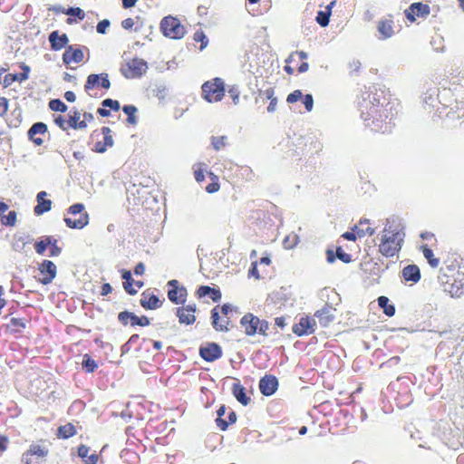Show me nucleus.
I'll return each instance as SVG.
<instances>
[{
	"mask_svg": "<svg viewBox=\"0 0 464 464\" xmlns=\"http://www.w3.org/2000/svg\"><path fill=\"white\" fill-rule=\"evenodd\" d=\"M361 117L365 125L373 132L386 133L392 129V119L397 114L392 112L394 104L387 102L384 91H365L359 102Z\"/></svg>",
	"mask_w": 464,
	"mask_h": 464,
	"instance_id": "1",
	"label": "nucleus"
},
{
	"mask_svg": "<svg viewBox=\"0 0 464 464\" xmlns=\"http://www.w3.org/2000/svg\"><path fill=\"white\" fill-rule=\"evenodd\" d=\"M405 237V227L395 218L387 219L377 237L379 253L385 257H393L401 249Z\"/></svg>",
	"mask_w": 464,
	"mask_h": 464,
	"instance_id": "2",
	"label": "nucleus"
},
{
	"mask_svg": "<svg viewBox=\"0 0 464 464\" xmlns=\"http://www.w3.org/2000/svg\"><path fill=\"white\" fill-rule=\"evenodd\" d=\"M241 327L248 336H253L256 334L260 335H267L269 324L267 321L261 320L251 313L246 314L240 320Z\"/></svg>",
	"mask_w": 464,
	"mask_h": 464,
	"instance_id": "3",
	"label": "nucleus"
},
{
	"mask_svg": "<svg viewBox=\"0 0 464 464\" xmlns=\"http://www.w3.org/2000/svg\"><path fill=\"white\" fill-rule=\"evenodd\" d=\"M201 90L204 100L208 102H218L225 95V83L221 78L216 77L204 82Z\"/></svg>",
	"mask_w": 464,
	"mask_h": 464,
	"instance_id": "4",
	"label": "nucleus"
},
{
	"mask_svg": "<svg viewBox=\"0 0 464 464\" xmlns=\"http://www.w3.org/2000/svg\"><path fill=\"white\" fill-rule=\"evenodd\" d=\"M68 214L74 216L64 218L66 226L70 228L82 229L89 223V215L84 211V205L82 203H76L72 205L68 209Z\"/></svg>",
	"mask_w": 464,
	"mask_h": 464,
	"instance_id": "5",
	"label": "nucleus"
},
{
	"mask_svg": "<svg viewBox=\"0 0 464 464\" xmlns=\"http://www.w3.org/2000/svg\"><path fill=\"white\" fill-rule=\"evenodd\" d=\"M160 29L162 34L171 39H181L186 33L184 25L173 16H166L161 20Z\"/></svg>",
	"mask_w": 464,
	"mask_h": 464,
	"instance_id": "6",
	"label": "nucleus"
},
{
	"mask_svg": "<svg viewBox=\"0 0 464 464\" xmlns=\"http://www.w3.org/2000/svg\"><path fill=\"white\" fill-rule=\"evenodd\" d=\"M147 63L140 58L130 59L121 67V74L127 79L140 78L147 72Z\"/></svg>",
	"mask_w": 464,
	"mask_h": 464,
	"instance_id": "7",
	"label": "nucleus"
},
{
	"mask_svg": "<svg viewBox=\"0 0 464 464\" xmlns=\"http://www.w3.org/2000/svg\"><path fill=\"white\" fill-rule=\"evenodd\" d=\"M49 450L46 447L32 443L21 458L22 464H43L47 457Z\"/></svg>",
	"mask_w": 464,
	"mask_h": 464,
	"instance_id": "8",
	"label": "nucleus"
},
{
	"mask_svg": "<svg viewBox=\"0 0 464 464\" xmlns=\"http://www.w3.org/2000/svg\"><path fill=\"white\" fill-rule=\"evenodd\" d=\"M169 291L168 297L169 299L176 304H184L187 296V290L184 286H180L178 280H170L168 282Z\"/></svg>",
	"mask_w": 464,
	"mask_h": 464,
	"instance_id": "9",
	"label": "nucleus"
},
{
	"mask_svg": "<svg viewBox=\"0 0 464 464\" xmlns=\"http://www.w3.org/2000/svg\"><path fill=\"white\" fill-rule=\"evenodd\" d=\"M296 57L299 61H302L301 64L297 68L298 72H305L309 68L308 63L304 62V60L307 58V53L304 51L294 52L285 60L286 65L284 67L285 72L289 75H292L295 72V69L289 65V63H295L296 61Z\"/></svg>",
	"mask_w": 464,
	"mask_h": 464,
	"instance_id": "10",
	"label": "nucleus"
},
{
	"mask_svg": "<svg viewBox=\"0 0 464 464\" xmlns=\"http://www.w3.org/2000/svg\"><path fill=\"white\" fill-rule=\"evenodd\" d=\"M42 277L38 281L43 285L50 284L56 276L57 268L54 263L51 260H44L38 267Z\"/></svg>",
	"mask_w": 464,
	"mask_h": 464,
	"instance_id": "11",
	"label": "nucleus"
},
{
	"mask_svg": "<svg viewBox=\"0 0 464 464\" xmlns=\"http://www.w3.org/2000/svg\"><path fill=\"white\" fill-rule=\"evenodd\" d=\"M96 87H102L105 90H109L111 88V82L109 80L108 73H101V74H90L87 77L86 82L84 84V89L86 92L92 90Z\"/></svg>",
	"mask_w": 464,
	"mask_h": 464,
	"instance_id": "12",
	"label": "nucleus"
},
{
	"mask_svg": "<svg viewBox=\"0 0 464 464\" xmlns=\"http://www.w3.org/2000/svg\"><path fill=\"white\" fill-rule=\"evenodd\" d=\"M197 305L188 304L177 308L176 315L180 324L191 325L196 322Z\"/></svg>",
	"mask_w": 464,
	"mask_h": 464,
	"instance_id": "13",
	"label": "nucleus"
},
{
	"mask_svg": "<svg viewBox=\"0 0 464 464\" xmlns=\"http://www.w3.org/2000/svg\"><path fill=\"white\" fill-rule=\"evenodd\" d=\"M83 49L86 47H74L73 45H68L63 54V62L65 65L71 63H81L84 60Z\"/></svg>",
	"mask_w": 464,
	"mask_h": 464,
	"instance_id": "14",
	"label": "nucleus"
},
{
	"mask_svg": "<svg viewBox=\"0 0 464 464\" xmlns=\"http://www.w3.org/2000/svg\"><path fill=\"white\" fill-rule=\"evenodd\" d=\"M315 321L309 317L304 316L299 322L293 325L292 331L297 336L309 335L314 332Z\"/></svg>",
	"mask_w": 464,
	"mask_h": 464,
	"instance_id": "15",
	"label": "nucleus"
},
{
	"mask_svg": "<svg viewBox=\"0 0 464 464\" xmlns=\"http://www.w3.org/2000/svg\"><path fill=\"white\" fill-rule=\"evenodd\" d=\"M199 355L206 362H214L222 356V349L216 343H209L199 348Z\"/></svg>",
	"mask_w": 464,
	"mask_h": 464,
	"instance_id": "16",
	"label": "nucleus"
},
{
	"mask_svg": "<svg viewBox=\"0 0 464 464\" xmlns=\"http://www.w3.org/2000/svg\"><path fill=\"white\" fill-rule=\"evenodd\" d=\"M430 12V8L428 5L420 2L413 3L408 9L405 10V15L408 20L414 22L416 17H425Z\"/></svg>",
	"mask_w": 464,
	"mask_h": 464,
	"instance_id": "17",
	"label": "nucleus"
},
{
	"mask_svg": "<svg viewBox=\"0 0 464 464\" xmlns=\"http://www.w3.org/2000/svg\"><path fill=\"white\" fill-rule=\"evenodd\" d=\"M278 388V380L272 374H266L259 381L260 392L265 396L273 395Z\"/></svg>",
	"mask_w": 464,
	"mask_h": 464,
	"instance_id": "18",
	"label": "nucleus"
},
{
	"mask_svg": "<svg viewBox=\"0 0 464 464\" xmlns=\"http://www.w3.org/2000/svg\"><path fill=\"white\" fill-rule=\"evenodd\" d=\"M227 411L225 405H221L217 411L218 417L216 419V424L221 430H227L229 425L235 423L237 421V415L234 411H229L227 417L226 419L223 418Z\"/></svg>",
	"mask_w": 464,
	"mask_h": 464,
	"instance_id": "19",
	"label": "nucleus"
},
{
	"mask_svg": "<svg viewBox=\"0 0 464 464\" xmlns=\"http://www.w3.org/2000/svg\"><path fill=\"white\" fill-rule=\"evenodd\" d=\"M377 30L381 39H388L394 34V21L392 15L381 19L377 24Z\"/></svg>",
	"mask_w": 464,
	"mask_h": 464,
	"instance_id": "20",
	"label": "nucleus"
},
{
	"mask_svg": "<svg viewBox=\"0 0 464 464\" xmlns=\"http://www.w3.org/2000/svg\"><path fill=\"white\" fill-rule=\"evenodd\" d=\"M101 131L103 135V140L96 141L93 148V151L97 153H103L108 148L113 146V138L111 129L109 127H102Z\"/></svg>",
	"mask_w": 464,
	"mask_h": 464,
	"instance_id": "21",
	"label": "nucleus"
},
{
	"mask_svg": "<svg viewBox=\"0 0 464 464\" xmlns=\"http://www.w3.org/2000/svg\"><path fill=\"white\" fill-rule=\"evenodd\" d=\"M140 303L146 310H154L160 307L162 304V301L150 290H146L141 294Z\"/></svg>",
	"mask_w": 464,
	"mask_h": 464,
	"instance_id": "22",
	"label": "nucleus"
},
{
	"mask_svg": "<svg viewBox=\"0 0 464 464\" xmlns=\"http://www.w3.org/2000/svg\"><path fill=\"white\" fill-rule=\"evenodd\" d=\"M302 98H303V103L305 107L306 111H308V112L312 111V110L314 108V98H313L312 94H305L304 96L300 90H295L287 95L286 102L288 103H295Z\"/></svg>",
	"mask_w": 464,
	"mask_h": 464,
	"instance_id": "23",
	"label": "nucleus"
},
{
	"mask_svg": "<svg viewBox=\"0 0 464 464\" xmlns=\"http://www.w3.org/2000/svg\"><path fill=\"white\" fill-rule=\"evenodd\" d=\"M47 132V125L44 122H36L32 125L28 130V138L34 145L41 146L44 143V140L38 135H44Z\"/></svg>",
	"mask_w": 464,
	"mask_h": 464,
	"instance_id": "24",
	"label": "nucleus"
},
{
	"mask_svg": "<svg viewBox=\"0 0 464 464\" xmlns=\"http://www.w3.org/2000/svg\"><path fill=\"white\" fill-rule=\"evenodd\" d=\"M91 452V448L85 444L77 447V456L82 459L83 464H98L100 456L96 452Z\"/></svg>",
	"mask_w": 464,
	"mask_h": 464,
	"instance_id": "25",
	"label": "nucleus"
},
{
	"mask_svg": "<svg viewBox=\"0 0 464 464\" xmlns=\"http://www.w3.org/2000/svg\"><path fill=\"white\" fill-rule=\"evenodd\" d=\"M401 277L411 285L417 284L421 277L420 270L417 265H408L401 270Z\"/></svg>",
	"mask_w": 464,
	"mask_h": 464,
	"instance_id": "26",
	"label": "nucleus"
},
{
	"mask_svg": "<svg viewBox=\"0 0 464 464\" xmlns=\"http://www.w3.org/2000/svg\"><path fill=\"white\" fill-rule=\"evenodd\" d=\"M51 48L53 51H60L63 47H67L69 38L66 34H60L58 31H53L49 34L48 37Z\"/></svg>",
	"mask_w": 464,
	"mask_h": 464,
	"instance_id": "27",
	"label": "nucleus"
},
{
	"mask_svg": "<svg viewBox=\"0 0 464 464\" xmlns=\"http://www.w3.org/2000/svg\"><path fill=\"white\" fill-rule=\"evenodd\" d=\"M47 193L40 191L36 196L37 205L34 207V214L37 216L43 215L49 211L52 208V201L46 198Z\"/></svg>",
	"mask_w": 464,
	"mask_h": 464,
	"instance_id": "28",
	"label": "nucleus"
},
{
	"mask_svg": "<svg viewBox=\"0 0 464 464\" xmlns=\"http://www.w3.org/2000/svg\"><path fill=\"white\" fill-rule=\"evenodd\" d=\"M8 208L6 203L0 201V222L4 226L13 227L16 223L17 214L14 210H12L6 216L4 215Z\"/></svg>",
	"mask_w": 464,
	"mask_h": 464,
	"instance_id": "29",
	"label": "nucleus"
},
{
	"mask_svg": "<svg viewBox=\"0 0 464 464\" xmlns=\"http://www.w3.org/2000/svg\"><path fill=\"white\" fill-rule=\"evenodd\" d=\"M21 68L24 71L23 72L8 73L4 77V84L5 87L11 85L14 82H22L28 79V74L30 72L29 66L24 63Z\"/></svg>",
	"mask_w": 464,
	"mask_h": 464,
	"instance_id": "30",
	"label": "nucleus"
},
{
	"mask_svg": "<svg viewBox=\"0 0 464 464\" xmlns=\"http://www.w3.org/2000/svg\"><path fill=\"white\" fill-rule=\"evenodd\" d=\"M196 295L198 298L209 296L213 302L221 299V292L218 288L210 287L208 285H201L198 288Z\"/></svg>",
	"mask_w": 464,
	"mask_h": 464,
	"instance_id": "31",
	"label": "nucleus"
},
{
	"mask_svg": "<svg viewBox=\"0 0 464 464\" xmlns=\"http://www.w3.org/2000/svg\"><path fill=\"white\" fill-rule=\"evenodd\" d=\"M77 434V428L72 422L58 427L56 437L61 440H68Z\"/></svg>",
	"mask_w": 464,
	"mask_h": 464,
	"instance_id": "32",
	"label": "nucleus"
},
{
	"mask_svg": "<svg viewBox=\"0 0 464 464\" xmlns=\"http://www.w3.org/2000/svg\"><path fill=\"white\" fill-rule=\"evenodd\" d=\"M212 325L217 331H227L228 322L220 318L218 306L214 307L211 310Z\"/></svg>",
	"mask_w": 464,
	"mask_h": 464,
	"instance_id": "33",
	"label": "nucleus"
},
{
	"mask_svg": "<svg viewBox=\"0 0 464 464\" xmlns=\"http://www.w3.org/2000/svg\"><path fill=\"white\" fill-rule=\"evenodd\" d=\"M326 256H327L328 263H333L336 257L346 264H348L352 261V256L348 253H345L341 246L336 248L335 255L333 250H330V249L327 250Z\"/></svg>",
	"mask_w": 464,
	"mask_h": 464,
	"instance_id": "34",
	"label": "nucleus"
},
{
	"mask_svg": "<svg viewBox=\"0 0 464 464\" xmlns=\"http://www.w3.org/2000/svg\"><path fill=\"white\" fill-rule=\"evenodd\" d=\"M232 393L236 399L244 406L249 403L250 398L246 395V389L240 383L233 384Z\"/></svg>",
	"mask_w": 464,
	"mask_h": 464,
	"instance_id": "35",
	"label": "nucleus"
},
{
	"mask_svg": "<svg viewBox=\"0 0 464 464\" xmlns=\"http://www.w3.org/2000/svg\"><path fill=\"white\" fill-rule=\"evenodd\" d=\"M353 230L355 231L359 237H363L366 235L372 236L374 233V229L371 227L368 220H360V222L353 227Z\"/></svg>",
	"mask_w": 464,
	"mask_h": 464,
	"instance_id": "36",
	"label": "nucleus"
},
{
	"mask_svg": "<svg viewBox=\"0 0 464 464\" xmlns=\"http://www.w3.org/2000/svg\"><path fill=\"white\" fill-rule=\"evenodd\" d=\"M69 128L74 130H82L86 128L85 121L81 120V113L78 111H74L68 119Z\"/></svg>",
	"mask_w": 464,
	"mask_h": 464,
	"instance_id": "37",
	"label": "nucleus"
},
{
	"mask_svg": "<svg viewBox=\"0 0 464 464\" xmlns=\"http://www.w3.org/2000/svg\"><path fill=\"white\" fill-rule=\"evenodd\" d=\"M420 250L432 268H437L440 266V258L435 257L433 251L427 245H422Z\"/></svg>",
	"mask_w": 464,
	"mask_h": 464,
	"instance_id": "38",
	"label": "nucleus"
},
{
	"mask_svg": "<svg viewBox=\"0 0 464 464\" xmlns=\"http://www.w3.org/2000/svg\"><path fill=\"white\" fill-rule=\"evenodd\" d=\"M378 304L383 310V313L391 317L395 314V307L393 304H390V300L386 296H380L378 298Z\"/></svg>",
	"mask_w": 464,
	"mask_h": 464,
	"instance_id": "39",
	"label": "nucleus"
},
{
	"mask_svg": "<svg viewBox=\"0 0 464 464\" xmlns=\"http://www.w3.org/2000/svg\"><path fill=\"white\" fill-rule=\"evenodd\" d=\"M136 318H137V315L134 313L128 312V311L121 312L118 314V320L123 325H127L130 324L131 326H135L134 319H136Z\"/></svg>",
	"mask_w": 464,
	"mask_h": 464,
	"instance_id": "40",
	"label": "nucleus"
},
{
	"mask_svg": "<svg viewBox=\"0 0 464 464\" xmlns=\"http://www.w3.org/2000/svg\"><path fill=\"white\" fill-rule=\"evenodd\" d=\"M264 94L267 100L270 101L269 105L267 106L268 112H274L276 110L277 106V98L275 96L274 88L270 87L265 90Z\"/></svg>",
	"mask_w": 464,
	"mask_h": 464,
	"instance_id": "41",
	"label": "nucleus"
},
{
	"mask_svg": "<svg viewBox=\"0 0 464 464\" xmlns=\"http://www.w3.org/2000/svg\"><path fill=\"white\" fill-rule=\"evenodd\" d=\"M208 175L211 179V183H209L206 187V191L210 194L218 191L220 188V185L218 182V177L217 175H215L213 172H208Z\"/></svg>",
	"mask_w": 464,
	"mask_h": 464,
	"instance_id": "42",
	"label": "nucleus"
},
{
	"mask_svg": "<svg viewBox=\"0 0 464 464\" xmlns=\"http://www.w3.org/2000/svg\"><path fill=\"white\" fill-rule=\"evenodd\" d=\"M82 365L83 370L88 373L93 372L98 367L96 362L93 359H92L88 354H85L83 356Z\"/></svg>",
	"mask_w": 464,
	"mask_h": 464,
	"instance_id": "43",
	"label": "nucleus"
},
{
	"mask_svg": "<svg viewBox=\"0 0 464 464\" xmlns=\"http://www.w3.org/2000/svg\"><path fill=\"white\" fill-rule=\"evenodd\" d=\"M52 244V237H45L44 239L34 244V249L37 254L43 255L46 248Z\"/></svg>",
	"mask_w": 464,
	"mask_h": 464,
	"instance_id": "44",
	"label": "nucleus"
},
{
	"mask_svg": "<svg viewBox=\"0 0 464 464\" xmlns=\"http://www.w3.org/2000/svg\"><path fill=\"white\" fill-rule=\"evenodd\" d=\"M211 144L215 150H220L227 144V136H213L211 137Z\"/></svg>",
	"mask_w": 464,
	"mask_h": 464,
	"instance_id": "45",
	"label": "nucleus"
},
{
	"mask_svg": "<svg viewBox=\"0 0 464 464\" xmlns=\"http://www.w3.org/2000/svg\"><path fill=\"white\" fill-rule=\"evenodd\" d=\"M122 111L128 115L127 121L130 124L134 125L137 123V118L135 116L137 108L134 105H125Z\"/></svg>",
	"mask_w": 464,
	"mask_h": 464,
	"instance_id": "46",
	"label": "nucleus"
},
{
	"mask_svg": "<svg viewBox=\"0 0 464 464\" xmlns=\"http://www.w3.org/2000/svg\"><path fill=\"white\" fill-rule=\"evenodd\" d=\"M315 316L319 319L320 324L324 325H327L334 319V315L329 314L328 309L317 311Z\"/></svg>",
	"mask_w": 464,
	"mask_h": 464,
	"instance_id": "47",
	"label": "nucleus"
},
{
	"mask_svg": "<svg viewBox=\"0 0 464 464\" xmlns=\"http://www.w3.org/2000/svg\"><path fill=\"white\" fill-rule=\"evenodd\" d=\"M193 40L197 43H200L199 50L205 49L208 44V39L202 30H198L193 35Z\"/></svg>",
	"mask_w": 464,
	"mask_h": 464,
	"instance_id": "48",
	"label": "nucleus"
},
{
	"mask_svg": "<svg viewBox=\"0 0 464 464\" xmlns=\"http://www.w3.org/2000/svg\"><path fill=\"white\" fill-rule=\"evenodd\" d=\"M49 108L53 111L65 112L67 111V105L59 99L51 100L49 102Z\"/></svg>",
	"mask_w": 464,
	"mask_h": 464,
	"instance_id": "49",
	"label": "nucleus"
},
{
	"mask_svg": "<svg viewBox=\"0 0 464 464\" xmlns=\"http://www.w3.org/2000/svg\"><path fill=\"white\" fill-rule=\"evenodd\" d=\"M206 165L204 163H198L194 166V177L198 182H202L205 179L204 170Z\"/></svg>",
	"mask_w": 464,
	"mask_h": 464,
	"instance_id": "50",
	"label": "nucleus"
},
{
	"mask_svg": "<svg viewBox=\"0 0 464 464\" xmlns=\"http://www.w3.org/2000/svg\"><path fill=\"white\" fill-rule=\"evenodd\" d=\"M330 15L331 11H319L317 13L316 21L321 26L324 27L329 24Z\"/></svg>",
	"mask_w": 464,
	"mask_h": 464,
	"instance_id": "51",
	"label": "nucleus"
},
{
	"mask_svg": "<svg viewBox=\"0 0 464 464\" xmlns=\"http://www.w3.org/2000/svg\"><path fill=\"white\" fill-rule=\"evenodd\" d=\"M68 15L76 16L79 20H82L85 17V14L80 7H70L63 12Z\"/></svg>",
	"mask_w": 464,
	"mask_h": 464,
	"instance_id": "52",
	"label": "nucleus"
},
{
	"mask_svg": "<svg viewBox=\"0 0 464 464\" xmlns=\"http://www.w3.org/2000/svg\"><path fill=\"white\" fill-rule=\"evenodd\" d=\"M11 326L14 327L15 331H19L20 329H24L26 326V321L23 318H12L10 321Z\"/></svg>",
	"mask_w": 464,
	"mask_h": 464,
	"instance_id": "53",
	"label": "nucleus"
},
{
	"mask_svg": "<svg viewBox=\"0 0 464 464\" xmlns=\"http://www.w3.org/2000/svg\"><path fill=\"white\" fill-rule=\"evenodd\" d=\"M102 105L105 108H110L115 111L120 110V102L112 99H105L102 102Z\"/></svg>",
	"mask_w": 464,
	"mask_h": 464,
	"instance_id": "54",
	"label": "nucleus"
},
{
	"mask_svg": "<svg viewBox=\"0 0 464 464\" xmlns=\"http://www.w3.org/2000/svg\"><path fill=\"white\" fill-rule=\"evenodd\" d=\"M123 288L130 295H134L138 292V289H136L134 287V279L133 278H131V280H130L128 282H123Z\"/></svg>",
	"mask_w": 464,
	"mask_h": 464,
	"instance_id": "55",
	"label": "nucleus"
},
{
	"mask_svg": "<svg viewBox=\"0 0 464 464\" xmlns=\"http://www.w3.org/2000/svg\"><path fill=\"white\" fill-rule=\"evenodd\" d=\"M228 94L232 98L234 104L239 102L240 92L237 86H232L228 89Z\"/></svg>",
	"mask_w": 464,
	"mask_h": 464,
	"instance_id": "56",
	"label": "nucleus"
},
{
	"mask_svg": "<svg viewBox=\"0 0 464 464\" xmlns=\"http://www.w3.org/2000/svg\"><path fill=\"white\" fill-rule=\"evenodd\" d=\"M111 23L109 20L107 19H104V20H102L98 23L97 26H96V30L99 34H105L107 29L109 28Z\"/></svg>",
	"mask_w": 464,
	"mask_h": 464,
	"instance_id": "57",
	"label": "nucleus"
},
{
	"mask_svg": "<svg viewBox=\"0 0 464 464\" xmlns=\"http://www.w3.org/2000/svg\"><path fill=\"white\" fill-rule=\"evenodd\" d=\"M54 122L63 130H66L69 129L68 121H66L62 115H58L57 117H55Z\"/></svg>",
	"mask_w": 464,
	"mask_h": 464,
	"instance_id": "58",
	"label": "nucleus"
},
{
	"mask_svg": "<svg viewBox=\"0 0 464 464\" xmlns=\"http://www.w3.org/2000/svg\"><path fill=\"white\" fill-rule=\"evenodd\" d=\"M9 103L5 97H0V116L3 117L8 111Z\"/></svg>",
	"mask_w": 464,
	"mask_h": 464,
	"instance_id": "59",
	"label": "nucleus"
},
{
	"mask_svg": "<svg viewBox=\"0 0 464 464\" xmlns=\"http://www.w3.org/2000/svg\"><path fill=\"white\" fill-rule=\"evenodd\" d=\"M50 246H51V251H50V256H56L58 255H60L61 248L57 246V240L56 239H53L52 237V244Z\"/></svg>",
	"mask_w": 464,
	"mask_h": 464,
	"instance_id": "60",
	"label": "nucleus"
},
{
	"mask_svg": "<svg viewBox=\"0 0 464 464\" xmlns=\"http://www.w3.org/2000/svg\"><path fill=\"white\" fill-rule=\"evenodd\" d=\"M134 321H135V325H140V326H147L150 323V319L145 315L137 316V318L134 319Z\"/></svg>",
	"mask_w": 464,
	"mask_h": 464,
	"instance_id": "61",
	"label": "nucleus"
},
{
	"mask_svg": "<svg viewBox=\"0 0 464 464\" xmlns=\"http://www.w3.org/2000/svg\"><path fill=\"white\" fill-rule=\"evenodd\" d=\"M248 276H254L256 279H259L260 278V275H259V272L257 270V262H253L252 265H251V267L248 271Z\"/></svg>",
	"mask_w": 464,
	"mask_h": 464,
	"instance_id": "62",
	"label": "nucleus"
},
{
	"mask_svg": "<svg viewBox=\"0 0 464 464\" xmlns=\"http://www.w3.org/2000/svg\"><path fill=\"white\" fill-rule=\"evenodd\" d=\"M342 237L350 241H355L357 239L358 235L352 229V231H347L342 235Z\"/></svg>",
	"mask_w": 464,
	"mask_h": 464,
	"instance_id": "63",
	"label": "nucleus"
},
{
	"mask_svg": "<svg viewBox=\"0 0 464 464\" xmlns=\"http://www.w3.org/2000/svg\"><path fill=\"white\" fill-rule=\"evenodd\" d=\"M134 25V20L132 18H126L121 22V26L126 29L130 30Z\"/></svg>",
	"mask_w": 464,
	"mask_h": 464,
	"instance_id": "64",
	"label": "nucleus"
}]
</instances>
